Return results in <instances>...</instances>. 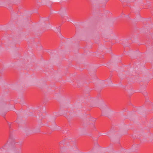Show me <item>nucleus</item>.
<instances>
[{"mask_svg":"<svg viewBox=\"0 0 153 153\" xmlns=\"http://www.w3.org/2000/svg\"><path fill=\"white\" fill-rule=\"evenodd\" d=\"M63 143V142L62 141H61L60 142V143H59V145L60 146H61V145L62 144V143Z\"/></svg>","mask_w":153,"mask_h":153,"instance_id":"obj_1","label":"nucleus"}]
</instances>
